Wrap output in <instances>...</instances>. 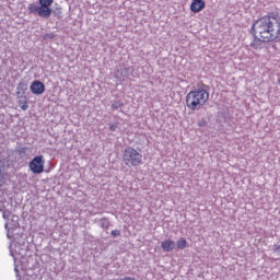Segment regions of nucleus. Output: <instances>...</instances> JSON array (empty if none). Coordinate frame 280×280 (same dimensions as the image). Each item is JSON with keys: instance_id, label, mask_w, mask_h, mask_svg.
Wrapping results in <instances>:
<instances>
[{"instance_id": "obj_15", "label": "nucleus", "mask_w": 280, "mask_h": 280, "mask_svg": "<svg viewBox=\"0 0 280 280\" xmlns=\"http://www.w3.org/2000/svg\"><path fill=\"white\" fill-rule=\"evenodd\" d=\"M275 250H276V253H280V245L276 246Z\"/></svg>"}, {"instance_id": "obj_4", "label": "nucleus", "mask_w": 280, "mask_h": 280, "mask_svg": "<svg viewBox=\"0 0 280 280\" xmlns=\"http://www.w3.org/2000/svg\"><path fill=\"white\" fill-rule=\"evenodd\" d=\"M28 167L33 174H43L45 172V160L43 155L35 156L28 163Z\"/></svg>"}, {"instance_id": "obj_14", "label": "nucleus", "mask_w": 280, "mask_h": 280, "mask_svg": "<svg viewBox=\"0 0 280 280\" xmlns=\"http://www.w3.org/2000/svg\"><path fill=\"white\" fill-rule=\"evenodd\" d=\"M109 130H110L112 132H115V131L117 130V124H115V122L110 124V125H109Z\"/></svg>"}, {"instance_id": "obj_3", "label": "nucleus", "mask_w": 280, "mask_h": 280, "mask_svg": "<svg viewBox=\"0 0 280 280\" xmlns=\"http://www.w3.org/2000/svg\"><path fill=\"white\" fill-rule=\"evenodd\" d=\"M122 163L127 167H141L143 165V154L132 147H127L122 151Z\"/></svg>"}, {"instance_id": "obj_13", "label": "nucleus", "mask_w": 280, "mask_h": 280, "mask_svg": "<svg viewBox=\"0 0 280 280\" xmlns=\"http://www.w3.org/2000/svg\"><path fill=\"white\" fill-rule=\"evenodd\" d=\"M112 235H113V237H119V235H121V231L114 230V231H112Z\"/></svg>"}, {"instance_id": "obj_5", "label": "nucleus", "mask_w": 280, "mask_h": 280, "mask_svg": "<svg viewBox=\"0 0 280 280\" xmlns=\"http://www.w3.org/2000/svg\"><path fill=\"white\" fill-rule=\"evenodd\" d=\"M39 12L45 15V19L51 16V5H54V0H38Z\"/></svg>"}, {"instance_id": "obj_2", "label": "nucleus", "mask_w": 280, "mask_h": 280, "mask_svg": "<svg viewBox=\"0 0 280 280\" xmlns=\"http://www.w3.org/2000/svg\"><path fill=\"white\" fill-rule=\"evenodd\" d=\"M209 102V91L199 88L186 95V106L189 110H200Z\"/></svg>"}, {"instance_id": "obj_8", "label": "nucleus", "mask_w": 280, "mask_h": 280, "mask_svg": "<svg viewBox=\"0 0 280 280\" xmlns=\"http://www.w3.org/2000/svg\"><path fill=\"white\" fill-rule=\"evenodd\" d=\"M174 246H176V243H174L172 240H164L161 243V247L164 253H172V250H174Z\"/></svg>"}, {"instance_id": "obj_10", "label": "nucleus", "mask_w": 280, "mask_h": 280, "mask_svg": "<svg viewBox=\"0 0 280 280\" xmlns=\"http://www.w3.org/2000/svg\"><path fill=\"white\" fill-rule=\"evenodd\" d=\"M18 106L21 108V110H27V108H30V105H27V96H20Z\"/></svg>"}, {"instance_id": "obj_16", "label": "nucleus", "mask_w": 280, "mask_h": 280, "mask_svg": "<svg viewBox=\"0 0 280 280\" xmlns=\"http://www.w3.org/2000/svg\"><path fill=\"white\" fill-rule=\"evenodd\" d=\"M112 108H113L114 110H117L118 107H117V105L113 104V105H112Z\"/></svg>"}, {"instance_id": "obj_6", "label": "nucleus", "mask_w": 280, "mask_h": 280, "mask_svg": "<svg viewBox=\"0 0 280 280\" xmlns=\"http://www.w3.org/2000/svg\"><path fill=\"white\" fill-rule=\"evenodd\" d=\"M30 90L33 95H43V93H45V83L39 80H35L31 83Z\"/></svg>"}, {"instance_id": "obj_12", "label": "nucleus", "mask_w": 280, "mask_h": 280, "mask_svg": "<svg viewBox=\"0 0 280 280\" xmlns=\"http://www.w3.org/2000/svg\"><path fill=\"white\" fill-rule=\"evenodd\" d=\"M20 91H22V93H25V91H27V88L25 86V84L20 83L18 86V92L16 94L19 95V93H21Z\"/></svg>"}, {"instance_id": "obj_11", "label": "nucleus", "mask_w": 280, "mask_h": 280, "mask_svg": "<svg viewBox=\"0 0 280 280\" xmlns=\"http://www.w3.org/2000/svg\"><path fill=\"white\" fill-rule=\"evenodd\" d=\"M177 248L179 250H185V248H187V240H185V237H180L178 241H177Z\"/></svg>"}, {"instance_id": "obj_9", "label": "nucleus", "mask_w": 280, "mask_h": 280, "mask_svg": "<svg viewBox=\"0 0 280 280\" xmlns=\"http://www.w3.org/2000/svg\"><path fill=\"white\" fill-rule=\"evenodd\" d=\"M27 10L30 14H38L42 19H45V14H42L40 7L36 5V3H30L27 5Z\"/></svg>"}, {"instance_id": "obj_7", "label": "nucleus", "mask_w": 280, "mask_h": 280, "mask_svg": "<svg viewBox=\"0 0 280 280\" xmlns=\"http://www.w3.org/2000/svg\"><path fill=\"white\" fill-rule=\"evenodd\" d=\"M189 8L190 12L198 14L199 12H202L205 8H207V2H205V0H191Z\"/></svg>"}, {"instance_id": "obj_1", "label": "nucleus", "mask_w": 280, "mask_h": 280, "mask_svg": "<svg viewBox=\"0 0 280 280\" xmlns=\"http://www.w3.org/2000/svg\"><path fill=\"white\" fill-rule=\"evenodd\" d=\"M252 32L261 43L280 40V12H271L254 22Z\"/></svg>"}, {"instance_id": "obj_17", "label": "nucleus", "mask_w": 280, "mask_h": 280, "mask_svg": "<svg viewBox=\"0 0 280 280\" xmlns=\"http://www.w3.org/2000/svg\"><path fill=\"white\" fill-rule=\"evenodd\" d=\"M3 218H4V220L8 218L7 215H5V212H3V215H2Z\"/></svg>"}]
</instances>
